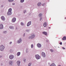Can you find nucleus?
<instances>
[{
	"mask_svg": "<svg viewBox=\"0 0 66 66\" xmlns=\"http://www.w3.org/2000/svg\"><path fill=\"white\" fill-rule=\"evenodd\" d=\"M32 64V63H29L28 66H31Z\"/></svg>",
	"mask_w": 66,
	"mask_h": 66,
	"instance_id": "a878e982",
	"label": "nucleus"
},
{
	"mask_svg": "<svg viewBox=\"0 0 66 66\" xmlns=\"http://www.w3.org/2000/svg\"><path fill=\"white\" fill-rule=\"evenodd\" d=\"M61 45H62V42H61L59 43Z\"/></svg>",
	"mask_w": 66,
	"mask_h": 66,
	"instance_id": "f704fd0d",
	"label": "nucleus"
},
{
	"mask_svg": "<svg viewBox=\"0 0 66 66\" xmlns=\"http://www.w3.org/2000/svg\"><path fill=\"white\" fill-rule=\"evenodd\" d=\"M46 41L47 42H48L49 40L47 39V40H46Z\"/></svg>",
	"mask_w": 66,
	"mask_h": 66,
	"instance_id": "58836bf2",
	"label": "nucleus"
},
{
	"mask_svg": "<svg viewBox=\"0 0 66 66\" xmlns=\"http://www.w3.org/2000/svg\"><path fill=\"white\" fill-rule=\"evenodd\" d=\"M3 33H4V34H6V33H7V31H3Z\"/></svg>",
	"mask_w": 66,
	"mask_h": 66,
	"instance_id": "bb28decb",
	"label": "nucleus"
},
{
	"mask_svg": "<svg viewBox=\"0 0 66 66\" xmlns=\"http://www.w3.org/2000/svg\"><path fill=\"white\" fill-rule=\"evenodd\" d=\"M41 4H41V3H39L37 5H38V6H40V5H41Z\"/></svg>",
	"mask_w": 66,
	"mask_h": 66,
	"instance_id": "5701e85b",
	"label": "nucleus"
},
{
	"mask_svg": "<svg viewBox=\"0 0 66 66\" xmlns=\"http://www.w3.org/2000/svg\"><path fill=\"white\" fill-rule=\"evenodd\" d=\"M9 64L10 65H12L13 63L14 62L13 61L11 60L9 61Z\"/></svg>",
	"mask_w": 66,
	"mask_h": 66,
	"instance_id": "423d86ee",
	"label": "nucleus"
},
{
	"mask_svg": "<svg viewBox=\"0 0 66 66\" xmlns=\"http://www.w3.org/2000/svg\"><path fill=\"white\" fill-rule=\"evenodd\" d=\"M20 55V52H19L17 53V56H19Z\"/></svg>",
	"mask_w": 66,
	"mask_h": 66,
	"instance_id": "6ab92c4d",
	"label": "nucleus"
},
{
	"mask_svg": "<svg viewBox=\"0 0 66 66\" xmlns=\"http://www.w3.org/2000/svg\"><path fill=\"white\" fill-rule=\"evenodd\" d=\"M14 0H9V2H13Z\"/></svg>",
	"mask_w": 66,
	"mask_h": 66,
	"instance_id": "cd10ccee",
	"label": "nucleus"
},
{
	"mask_svg": "<svg viewBox=\"0 0 66 66\" xmlns=\"http://www.w3.org/2000/svg\"><path fill=\"white\" fill-rule=\"evenodd\" d=\"M9 28H10V29H14V27L12 26H10L9 27Z\"/></svg>",
	"mask_w": 66,
	"mask_h": 66,
	"instance_id": "f3484780",
	"label": "nucleus"
},
{
	"mask_svg": "<svg viewBox=\"0 0 66 66\" xmlns=\"http://www.w3.org/2000/svg\"><path fill=\"white\" fill-rule=\"evenodd\" d=\"M65 19H66V18H65Z\"/></svg>",
	"mask_w": 66,
	"mask_h": 66,
	"instance_id": "49530a36",
	"label": "nucleus"
},
{
	"mask_svg": "<svg viewBox=\"0 0 66 66\" xmlns=\"http://www.w3.org/2000/svg\"><path fill=\"white\" fill-rule=\"evenodd\" d=\"M15 29H16V30L17 29V27H15Z\"/></svg>",
	"mask_w": 66,
	"mask_h": 66,
	"instance_id": "c03bdc74",
	"label": "nucleus"
},
{
	"mask_svg": "<svg viewBox=\"0 0 66 66\" xmlns=\"http://www.w3.org/2000/svg\"><path fill=\"white\" fill-rule=\"evenodd\" d=\"M62 39L63 40H66V36H64L63 38H62Z\"/></svg>",
	"mask_w": 66,
	"mask_h": 66,
	"instance_id": "a211bd4d",
	"label": "nucleus"
},
{
	"mask_svg": "<svg viewBox=\"0 0 66 66\" xmlns=\"http://www.w3.org/2000/svg\"><path fill=\"white\" fill-rule=\"evenodd\" d=\"M42 15H43L42 13H40L38 15V16L39 17H42Z\"/></svg>",
	"mask_w": 66,
	"mask_h": 66,
	"instance_id": "412c9836",
	"label": "nucleus"
},
{
	"mask_svg": "<svg viewBox=\"0 0 66 66\" xmlns=\"http://www.w3.org/2000/svg\"><path fill=\"white\" fill-rule=\"evenodd\" d=\"M50 51L51 52H53V50H52V49H51L50 50Z\"/></svg>",
	"mask_w": 66,
	"mask_h": 66,
	"instance_id": "2f4dec72",
	"label": "nucleus"
},
{
	"mask_svg": "<svg viewBox=\"0 0 66 66\" xmlns=\"http://www.w3.org/2000/svg\"><path fill=\"white\" fill-rule=\"evenodd\" d=\"M43 34L45 35H47V33L46 32H43Z\"/></svg>",
	"mask_w": 66,
	"mask_h": 66,
	"instance_id": "dca6fc26",
	"label": "nucleus"
},
{
	"mask_svg": "<svg viewBox=\"0 0 66 66\" xmlns=\"http://www.w3.org/2000/svg\"><path fill=\"white\" fill-rule=\"evenodd\" d=\"M30 31V29H26L25 30V31H26L27 32H29Z\"/></svg>",
	"mask_w": 66,
	"mask_h": 66,
	"instance_id": "4be33fe9",
	"label": "nucleus"
},
{
	"mask_svg": "<svg viewBox=\"0 0 66 66\" xmlns=\"http://www.w3.org/2000/svg\"><path fill=\"white\" fill-rule=\"evenodd\" d=\"M23 37H24L25 36V33H24L23 34Z\"/></svg>",
	"mask_w": 66,
	"mask_h": 66,
	"instance_id": "c9c22d12",
	"label": "nucleus"
},
{
	"mask_svg": "<svg viewBox=\"0 0 66 66\" xmlns=\"http://www.w3.org/2000/svg\"><path fill=\"white\" fill-rule=\"evenodd\" d=\"M40 21H41L42 20V18H43L42 17H40Z\"/></svg>",
	"mask_w": 66,
	"mask_h": 66,
	"instance_id": "7c9ffc66",
	"label": "nucleus"
},
{
	"mask_svg": "<svg viewBox=\"0 0 66 66\" xmlns=\"http://www.w3.org/2000/svg\"><path fill=\"white\" fill-rule=\"evenodd\" d=\"M62 49L64 50L65 49V48L64 47H62Z\"/></svg>",
	"mask_w": 66,
	"mask_h": 66,
	"instance_id": "ea45409f",
	"label": "nucleus"
},
{
	"mask_svg": "<svg viewBox=\"0 0 66 66\" xmlns=\"http://www.w3.org/2000/svg\"><path fill=\"white\" fill-rule=\"evenodd\" d=\"M42 56L44 57H46V55L45 54L44 52H42Z\"/></svg>",
	"mask_w": 66,
	"mask_h": 66,
	"instance_id": "4468645a",
	"label": "nucleus"
},
{
	"mask_svg": "<svg viewBox=\"0 0 66 66\" xmlns=\"http://www.w3.org/2000/svg\"><path fill=\"white\" fill-rule=\"evenodd\" d=\"M26 53H28V52H29V51H28V48L26 49Z\"/></svg>",
	"mask_w": 66,
	"mask_h": 66,
	"instance_id": "b1692460",
	"label": "nucleus"
},
{
	"mask_svg": "<svg viewBox=\"0 0 66 66\" xmlns=\"http://www.w3.org/2000/svg\"><path fill=\"white\" fill-rule=\"evenodd\" d=\"M26 12H27V11H26V10H24L23 11V13H24V14H25V13H26Z\"/></svg>",
	"mask_w": 66,
	"mask_h": 66,
	"instance_id": "72a5a7b5",
	"label": "nucleus"
},
{
	"mask_svg": "<svg viewBox=\"0 0 66 66\" xmlns=\"http://www.w3.org/2000/svg\"><path fill=\"white\" fill-rule=\"evenodd\" d=\"M2 57V55H0V58H1Z\"/></svg>",
	"mask_w": 66,
	"mask_h": 66,
	"instance_id": "4c0bfd02",
	"label": "nucleus"
},
{
	"mask_svg": "<svg viewBox=\"0 0 66 66\" xmlns=\"http://www.w3.org/2000/svg\"><path fill=\"white\" fill-rule=\"evenodd\" d=\"M21 25L22 26H24V23L23 22H21Z\"/></svg>",
	"mask_w": 66,
	"mask_h": 66,
	"instance_id": "aec40b11",
	"label": "nucleus"
},
{
	"mask_svg": "<svg viewBox=\"0 0 66 66\" xmlns=\"http://www.w3.org/2000/svg\"><path fill=\"white\" fill-rule=\"evenodd\" d=\"M21 41H22L21 38H20L18 40L17 43H18V44H20V43L21 42Z\"/></svg>",
	"mask_w": 66,
	"mask_h": 66,
	"instance_id": "0eeeda50",
	"label": "nucleus"
},
{
	"mask_svg": "<svg viewBox=\"0 0 66 66\" xmlns=\"http://www.w3.org/2000/svg\"><path fill=\"white\" fill-rule=\"evenodd\" d=\"M1 19H2V20H3V21H4L5 20V18L3 16L1 17Z\"/></svg>",
	"mask_w": 66,
	"mask_h": 66,
	"instance_id": "2eb2a0df",
	"label": "nucleus"
},
{
	"mask_svg": "<svg viewBox=\"0 0 66 66\" xmlns=\"http://www.w3.org/2000/svg\"><path fill=\"white\" fill-rule=\"evenodd\" d=\"M1 7H3V5H2L1 6Z\"/></svg>",
	"mask_w": 66,
	"mask_h": 66,
	"instance_id": "a19ab883",
	"label": "nucleus"
},
{
	"mask_svg": "<svg viewBox=\"0 0 66 66\" xmlns=\"http://www.w3.org/2000/svg\"><path fill=\"white\" fill-rule=\"evenodd\" d=\"M16 19L15 17H14L12 19V22H15L16 21Z\"/></svg>",
	"mask_w": 66,
	"mask_h": 66,
	"instance_id": "6e6552de",
	"label": "nucleus"
},
{
	"mask_svg": "<svg viewBox=\"0 0 66 66\" xmlns=\"http://www.w3.org/2000/svg\"><path fill=\"white\" fill-rule=\"evenodd\" d=\"M47 25V23H46V22H44V23L43 26L44 27H46Z\"/></svg>",
	"mask_w": 66,
	"mask_h": 66,
	"instance_id": "ddd939ff",
	"label": "nucleus"
},
{
	"mask_svg": "<svg viewBox=\"0 0 66 66\" xmlns=\"http://www.w3.org/2000/svg\"><path fill=\"white\" fill-rule=\"evenodd\" d=\"M37 46L38 48H41V47H42V45L41 44L38 43L37 45Z\"/></svg>",
	"mask_w": 66,
	"mask_h": 66,
	"instance_id": "f8f14e48",
	"label": "nucleus"
},
{
	"mask_svg": "<svg viewBox=\"0 0 66 66\" xmlns=\"http://www.w3.org/2000/svg\"><path fill=\"white\" fill-rule=\"evenodd\" d=\"M12 44V42H10L9 43V44L10 45H11Z\"/></svg>",
	"mask_w": 66,
	"mask_h": 66,
	"instance_id": "473e14b6",
	"label": "nucleus"
},
{
	"mask_svg": "<svg viewBox=\"0 0 66 66\" xmlns=\"http://www.w3.org/2000/svg\"><path fill=\"white\" fill-rule=\"evenodd\" d=\"M17 64L18 66H19L20 65V61H18L17 62Z\"/></svg>",
	"mask_w": 66,
	"mask_h": 66,
	"instance_id": "9d476101",
	"label": "nucleus"
},
{
	"mask_svg": "<svg viewBox=\"0 0 66 66\" xmlns=\"http://www.w3.org/2000/svg\"><path fill=\"white\" fill-rule=\"evenodd\" d=\"M26 59H24V61H23L24 62H26Z\"/></svg>",
	"mask_w": 66,
	"mask_h": 66,
	"instance_id": "79ce46f5",
	"label": "nucleus"
},
{
	"mask_svg": "<svg viewBox=\"0 0 66 66\" xmlns=\"http://www.w3.org/2000/svg\"><path fill=\"white\" fill-rule=\"evenodd\" d=\"M35 56L36 58L37 59V60H39V59H40V56L38 55H36Z\"/></svg>",
	"mask_w": 66,
	"mask_h": 66,
	"instance_id": "20e7f679",
	"label": "nucleus"
},
{
	"mask_svg": "<svg viewBox=\"0 0 66 66\" xmlns=\"http://www.w3.org/2000/svg\"><path fill=\"white\" fill-rule=\"evenodd\" d=\"M31 22H32L31 21L29 22L27 24V27H29L30 26V25H31Z\"/></svg>",
	"mask_w": 66,
	"mask_h": 66,
	"instance_id": "1a4fd4ad",
	"label": "nucleus"
},
{
	"mask_svg": "<svg viewBox=\"0 0 66 66\" xmlns=\"http://www.w3.org/2000/svg\"><path fill=\"white\" fill-rule=\"evenodd\" d=\"M4 49V46L3 45H1L0 46V50L2 51H3Z\"/></svg>",
	"mask_w": 66,
	"mask_h": 66,
	"instance_id": "7ed1b4c3",
	"label": "nucleus"
},
{
	"mask_svg": "<svg viewBox=\"0 0 66 66\" xmlns=\"http://www.w3.org/2000/svg\"><path fill=\"white\" fill-rule=\"evenodd\" d=\"M24 1V0H20V2L21 3H23V2Z\"/></svg>",
	"mask_w": 66,
	"mask_h": 66,
	"instance_id": "393cba45",
	"label": "nucleus"
},
{
	"mask_svg": "<svg viewBox=\"0 0 66 66\" xmlns=\"http://www.w3.org/2000/svg\"><path fill=\"white\" fill-rule=\"evenodd\" d=\"M31 48H33V44H32L31 45Z\"/></svg>",
	"mask_w": 66,
	"mask_h": 66,
	"instance_id": "c85d7f7f",
	"label": "nucleus"
},
{
	"mask_svg": "<svg viewBox=\"0 0 66 66\" xmlns=\"http://www.w3.org/2000/svg\"><path fill=\"white\" fill-rule=\"evenodd\" d=\"M10 52H12V50H10Z\"/></svg>",
	"mask_w": 66,
	"mask_h": 66,
	"instance_id": "37998d69",
	"label": "nucleus"
},
{
	"mask_svg": "<svg viewBox=\"0 0 66 66\" xmlns=\"http://www.w3.org/2000/svg\"><path fill=\"white\" fill-rule=\"evenodd\" d=\"M0 29H3V25L2 24H0Z\"/></svg>",
	"mask_w": 66,
	"mask_h": 66,
	"instance_id": "9b49d317",
	"label": "nucleus"
},
{
	"mask_svg": "<svg viewBox=\"0 0 66 66\" xmlns=\"http://www.w3.org/2000/svg\"><path fill=\"white\" fill-rule=\"evenodd\" d=\"M15 4V3H12V5H14Z\"/></svg>",
	"mask_w": 66,
	"mask_h": 66,
	"instance_id": "e433bc0d",
	"label": "nucleus"
},
{
	"mask_svg": "<svg viewBox=\"0 0 66 66\" xmlns=\"http://www.w3.org/2000/svg\"><path fill=\"white\" fill-rule=\"evenodd\" d=\"M12 9L11 8H10L8 10V11L7 13V14L8 15H11L12 14Z\"/></svg>",
	"mask_w": 66,
	"mask_h": 66,
	"instance_id": "f257e3e1",
	"label": "nucleus"
},
{
	"mask_svg": "<svg viewBox=\"0 0 66 66\" xmlns=\"http://www.w3.org/2000/svg\"><path fill=\"white\" fill-rule=\"evenodd\" d=\"M45 4H46V3H44L42 4V6H45Z\"/></svg>",
	"mask_w": 66,
	"mask_h": 66,
	"instance_id": "c756f323",
	"label": "nucleus"
},
{
	"mask_svg": "<svg viewBox=\"0 0 66 66\" xmlns=\"http://www.w3.org/2000/svg\"><path fill=\"white\" fill-rule=\"evenodd\" d=\"M58 66H61V65H59Z\"/></svg>",
	"mask_w": 66,
	"mask_h": 66,
	"instance_id": "a18cd8bd",
	"label": "nucleus"
},
{
	"mask_svg": "<svg viewBox=\"0 0 66 66\" xmlns=\"http://www.w3.org/2000/svg\"><path fill=\"white\" fill-rule=\"evenodd\" d=\"M35 38V35L34 34H31V36L29 37L28 38L29 39H33Z\"/></svg>",
	"mask_w": 66,
	"mask_h": 66,
	"instance_id": "f03ea898",
	"label": "nucleus"
},
{
	"mask_svg": "<svg viewBox=\"0 0 66 66\" xmlns=\"http://www.w3.org/2000/svg\"><path fill=\"white\" fill-rule=\"evenodd\" d=\"M49 29H50V27H49Z\"/></svg>",
	"mask_w": 66,
	"mask_h": 66,
	"instance_id": "de8ad7c7",
	"label": "nucleus"
},
{
	"mask_svg": "<svg viewBox=\"0 0 66 66\" xmlns=\"http://www.w3.org/2000/svg\"><path fill=\"white\" fill-rule=\"evenodd\" d=\"M58 47V48H60V47Z\"/></svg>",
	"mask_w": 66,
	"mask_h": 66,
	"instance_id": "09e8293b",
	"label": "nucleus"
},
{
	"mask_svg": "<svg viewBox=\"0 0 66 66\" xmlns=\"http://www.w3.org/2000/svg\"><path fill=\"white\" fill-rule=\"evenodd\" d=\"M9 59L11 60H13L14 58V56L13 55H11L9 56Z\"/></svg>",
	"mask_w": 66,
	"mask_h": 66,
	"instance_id": "39448f33",
	"label": "nucleus"
}]
</instances>
